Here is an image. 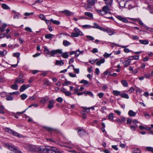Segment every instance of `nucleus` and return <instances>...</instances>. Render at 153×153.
Returning a JSON list of instances; mask_svg holds the SVG:
<instances>
[{
  "label": "nucleus",
  "mask_w": 153,
  "mask_h": 153,
  "mask_svg": "<svg viewBox=\"0 0 153 153\" xmlns=\"http://www.w3.org/2000/svg\"><path fill=\"white\" fill-rule=\"evenodd\" d=\"M121 82L123 86L125 87H127L128 86V84L127 81L126 80H122Z\"/></svg>",
  "instance_id": "f704fd0d"
},
{
  "label": "nucleus",
  "mask_w": 153,
  "mask_h": 153,
  "mask_svg": "<svg viewBox=\"0 0 153 153\" xmlns=\"http://www.w3.org/2000/svg\"><path fill=\"white\" fill-rule=\"evenodd\" d=\"M74 30V31L76 33H77L78 34H82V35H83L82 32L80 31L77 28H75Z\"/></svg>",
  "instance_id": "4c0bfd02"
},
{
  "label": "nucleus",
  "mask_w": 153,
  "mask_h": 153,
  "mask_svg": "<svg viewBox=\"0 0 153 153\" xmlns=\"http://www.w3.org/2000/svg\"><path fill=\"white\" fill-rule=\"evenodd\" d=\"M80 82L81 83L84 84L85 85H88V86H89V82L86 80L82 79L81 81Z\"/></svg>",
  "instance_id": "c9c22d12"
},
{
  "label": "nucleus",
  "mask_w": 153,
  "mask_h": 153,
  "mask_svg": "<svg viewBox=\"0 0 153 153\" xmlns=\"http://www.w3.org/2000/svg\"><path fill=\"white\" fill-rule=\"evenodd\" d=\"M97 1V0H87L88 3L85 4L84 7L87 10H91L92 9L91 6H93Z\"/></svg>",
  "instance_id": "f257e3e1"
},
{
  "label": "nucleus",
  "mask_w": 153,
  "mask_h": 153,
  "mask_svg": "<svg viewBox=\"0 0 153 153\" xmlns=\"http://www.w3.org/2000/svg\"><path fill=\"white\" fill-rule=\"evenodd\" d=\"M132 120L131 119L128 118L127 120V124H131L132 122Z\"/></svg>",
  "instance_id": "69168bd1"
},
{
  "label": "nucleus",
  "mask_w": 153,
  "mask_h": 153,
  "mask_svg": "<svg viewBox=\"0 0 153 153\" xmlns=\"http://www.w3.org/2000/svg\"><path fill=\"white\" fill-rule=\"evenodd\" d=\"M4 130L5 131L10 134H12L13 131V130H11L10 128H5Z\"/></svg>",
  "instance_id": "c756f323"
},
{
  "label": "nucleus",
  "mask_w": 153,
  "mask_h": 153,
  "mask_svg": "<svg viewBox=\"0 0 153 153\" xmlns=\"http://www.w3.org/2000/svg\"><path fill=\"white\" fill-rule=\"evenodd\" d=\"M54 35L52 34H48L45 35V38L47 39H51L52 37H54Z\"/></svg>",
  "instance_id": "b1692460"
},
{
  "label": "nucleus",
  "mask_w": 153,
  "mask_h": 153,
  "mask_svg": "<svg viewBox=\"0 0 153 153\" xmlns=\"http://www.w3.org/2000/svg\"><path fill=\"white\" fill-rule=\"evenodd\" d=\"M80 51L79 49H78L76 50V52H75V55L76 57H78L80 54Z\"/></svg>",
  "instance_id": "bf43d9fd"
},
{
  "label": "nucleus",
  "mask_w": 153,
  "mask_h": 153,
  "mask_svg": "<svg viewBox=\"0 0 153 153\" xmlns=\"http://www.w3.org/2000/svg\"><path fill=\"white\" fill-rule=\"evenodd\" d=\"M13 56L17 57L19 58L20 56V53H15L13 54Z\"/></svg>",
  "instance_id": "680f3d73"
},
{
  "label": "nucleus",
  "mask_w": 153,
  "mask_h": 153,
  "mask_svg": "<svg viewBox=\"0 0 153 153\" xmlns=\"http://www.w3.org/2000/svg\"><path fill=\"white\" fill-rule=\"evenodd\" d=\"M124 51L126 53H128L130 52L131 51L128 48H125L124 49Z\"/></svg>",
  "instance_id": "774afa93"
},
{
  "label": "nucleus",
  "mask_w": 153,
  "mask_h": 153,
  "mask_svg": "<svg viewBox=\"0 0 153 153\" xmlns=\"http://www.w3.org/2000/svg\"><path fill=\"white\" fill-rule=\"evenodd\" d=\"M39 17L42 20L45 21V20L46 19L45 17L44 16V15L43 14L40 15Z\"/></svg>",
  "instance_id": "052dcab7"
},
{
  "label": "nucleus",
  "mask_w": 153,
  "mask_h": 153,
  "mask_svg": "<svg viewBox=\"0 0 153 153\" xmlns=\"http://www.w3.org/2000/svg\"><path fill=\"white\" fill-rule=\"evenodd\" d=\"M86 37L88 40L92 41L94 39V38L93 37L87 35Z\"/></svg>",
  "instance_id": "49530a36"
},
{
  "label": "nucleus",
  "mask_w": 153,
  "mask_h": 153,
  "mask_svg": "<svg viewBox=\"0 0 153 153\" xmlns=\"http://www.w3.org/2000/svg\"><path fill=\"white\" fill-rule=\"evenodd\" d=\"M20 15V13H16L14 16V19H18L19 18V15Z\"/></svg>",
  "instance_id": "c03bdc74"
},
{
  "label": "nucleus",
  "mask_w": 153,
  "mask_h": 153,
  "mask_svg": "<svg viewBox=\"0 0 153 153\" xmlns=\"http://www.w3.org/2000/svg\"><path fill=\"white\" fill-rule=\"evenodd\" d=\"M107 109L105 107H102L101 108V110L100 111L102 113H104L105 112L104 110Z\"/></svg>",
  "instance_id": "0e129e2a"
},
{
  "label": "nucleus",
  "mask_w": 153,
  "mask_h": 153,
  "mask_svg": "<svg viewBox=\"0 0 153 153\" xmlns=\"http://www.w3.org/2000/svg\"><path fill=\"white\" fill-rule=\"evenodd\" d=\"M66 81L63 84V86H66L68 84H71V82L69 81H67L66 79Z\"/></svg>",
  "instance_id": "864d4df0"
},
{
  "label": "nucleus",
  "mask_w": 153,
  "mask_h": 153,
  "mask_svg": "<svg viewBox=\"0 0 153 153\" xmlns=\"http://www.w3.org/2000/svg\"><path fill=\"white\" fill-rule=\"evenodd\" d=\"M7 53V51H0V56L1 57H3Z\"/></svg>",
  "instance_id": "a19ab883"
},
{
  "label": "nucleus",
  "mask_w": 153,
  "mask_h": 153,
  "mask_svg": "<svg viewBox=\"0 0 153 153\" xmlns=\"http://www.w3.org/2000/svg\"><path fill=\"white\" fill-rule=\"evenodd\" d=\"M132 38L133 40H138L139 39V36L136 35L132 36Z\"/></svg>",
  "instance_id": "3c124183"
},
{
  "label": "nucleus",
  "mask_w": 153,
  "mask_h": 153,
  "mask_svg": "<svg viewBox=\"0 0 153 153\" xmlns=\"http://www.w3.org/2000/svg\"><path fill=\"white\" fill-rule=\"evenodd\" d=\"M141 151L139 149L135 148L132 152V153H140Z\"/></svg>",
  "instance_id": "c85d7f7f"
},
{
  "label": "nucleus",
  "mask_w": 153,
  "mask_h": 153,
  "mask_svg": "<svg viewBox=\"0 0 153 153\" xmlns=\"http://www.w3.org/2000/svg\"><path fill=\"white\" fill-rule=\"evenodd\" d=\"M44 51L47 54H50V52L48 48L46 47H44Z\"/></svg>",
  "instance_id": "8fccbe9b"
},
{
  "label": "nucleus",
  "mask_w": 153,
  "mask_h": 153,
  "mask_svg": "<svg viewBox=\"0 0 153 153\" xmlns=\"http://www.w3.org/2000/svg\"><path fill=\"white\" fill-rule=\"evenodd\" d=\"M104 31H106L108 33L109 35H111L113 34L114 33V31L108 29H107L105 30H104Z\"/></svg>",
  "instance_id": "f3484780"
},
{
  "label": "nucleus",
  "mask_w": 153,
  "mask_h": 153,
  "mask_svg": "<svg viewBox=\"0 0 153 153\" xmlns=\"http://www.w3.org/2000/svg\"><path fill=\"white\" fill-rule=\"evenodd\" d=\"M139 42L141 44L146 45H148L149 44V41L146 39L145 40H139Z\"/></svg>",
  "instance_id": "4468645a"
},
{
  "label": "nucleus",
  "mask_w": 153,
  "mask_h": 153,
  "mask_svg": "<svg viewBox=\"0 0 153 153\" xmlns=\"http://www.w3.org/2000/svg\"><path fill=\"white\" fill-rule=\"evenodd\" d=\"M61 54V56H62V57L64 58H67L68 56V54L67 52H65V53H62V52Z\"/></svg>",
  "instance_id": "e433bc0d"
},
{
  "label": "nucleus",
  "mask_w": 153,
  "mask_h": 153,
  "mask_svg": "<svg viewBox=\"0 0 153 153\" xmlns=\"http://www.w3.org/2000/svg\"><path fill=\"white\" fill-rule=\"evenodd\" d=\"M79 35L82 36V34H78L76 33H71V36L73 37H78Z\"/></svg>",
  "instance_id": "bb28decb"
},
{
  "label": "nucleus",
  "mask_w": 153,
  "mask_h": 153,
  "mask_svg": "<svg viewBox=\"0 0 153 153\" xmlns=\"http://www.w3.org/2000/svg\"><path fill=\"white\" fill-rule=\"evenodd\" d=\"M56 100L58 102H61L63 100V99L61 97H59L56 99Z\"/></svg>",
  "instance_id": "6e6d98bb"
},
{
  "label": "nucleus",
  "mask_w": 153,
  "mask_h": 153,
  "mask_svg": "<svg viewBox=\"0 0 153 153\" xmlns=\"http://www.w3.org/2000/svg\"><path fill=\"white\" fill-rule=\"evenodd\" d=\"M78 134L81 137H82L84 135H85L86 133V132H85L84 129H82L80 128L78 129Z\"/></svg>",
  "instance_id": "9d476101"
},
{
  "label": "nucleus",
  "mask_w": 153,
  "mask_h": 153,
  "mask_svg": "<svg viewBox=\"0 0 153 153\" xmlns=\"http://www.w3.org/2000/svg\"><path fill=\"white\" fill-rule=\"evenodd\" d=\"M61 91L67 96H69L71 94V92L68 91L64 88H61Z\"/></svg>",
  "instance_id": "6e6552de"
},
{
  "label": "nucleus",
  "mask_w": 153,
  "mask_h": 153,
  "mask_svg": "<svg viewBox=\"0 0 153 153\" xmlns=\"http://www.w3.org/2000/svg\"><path fill=\"white\" fill-rule=\"evenodd\" d=\"M93 24L94 25L92 26V28H97L102 30H104L102 27L99 26V25H98L97 23H94Z\"/></svg>",
  "instance_id": "9b49d317"
},
{
  "label": "nucleus",
  "mask_w": 153,
  "mask_h": 153,
  "mask_svg": "<svg viewBox=\"0 0 153 153\" xmlns=\"http://www.w3.org/2000/svg\"><path fill=\"white\" fill-rule=\"evenodd\" d=\"M130 57H132L133 59H134L136 60H138L139 59V56H138L137 55H134L133 56H131Z\"/></svg>",
  "instance_id": "5fc2aeb1"
},
{
  "label": "nucleus",
  "mask_w": 153,
  "mask_h": 153,
  "mask_svg": "<svg viewBox=\"0 0 153 153\" xmlns=\"http://www.w3.org/2000/svg\"><path fill=\"white\" fill-rule=\"evenodd\" d=\"M131 62V61H129L127 59H126V60H125V61L123 63L124 64V67H126L130 65Z\"/></svg>",
  "instance_id": "dca6fc26"
},
{
  "label": "nucleus",
  "mask_w": 153,
  "mask_h": 153,
  "mask_svg": "<svg viewBox=\"0 0 153 153\" xmlns=\"http://www.w3.org/2000/svg\"><path fill=\"white\" fill-rule=\"evenodd\" d=\"M62 53V50L61 49H58L56 50H53L51 51L50 54L51 56H53L54 55L57 53Z\"/></svg>",
  "instance_id": "423d86ee"
},
{
  "label": "nucleus",
  "mask_w": 153,
  "mask_h": 153,
  "mask_svg": "<svg viewBox=\"0 0 153 153\" xmlns=\"http://www.w3.org/2000/svg\"><path fill=\"white\" fill-rule=\"evenodd\" d=\"M16 83H15L13 85L11 86V88L12 89L16 90L18 89V86Z\"/></svg>",
  "instance_id": "cd10ccee"
},
{
  "label": "nucleus",
  "mask_w": 153,
  "mask_h": 153,
  "mask_svg": "<svg viewBox=\"0 0 153 153\" xmlns=\"http://www.w3.org/2000/svg\"><path fill=\"white\" fill-rule=\"evenodd\" d=\"M137 113L136 112H134L132 110H130L128 112V115L130 117H134L135 116Z\"/></svg>",
  "instance_id": "2eb2a0df"
},
{
  "label": "nucleus",
  "mask_w": 153,
  "mask_h": 153,
  "mask_svg": "<svg viewBox=\"0 0 153 153\" xmlns=\"http://www.w3.org/2000/svg\"><path fill=\"white\" fill-rule=\"evenodd\" d=\"M48 153H61L57 148L51 147H48Z\"/></svg>",
  "instance_id": "20e7f679"
},
{
  "label": "nucleus",
  "mask_w": 153,
  "mask_h": 153,
  "mask_svg": "<svg viewBox=\"0 0 153 153\" xmlns=\"http://www.w3.org/2000/svg\"><path fill=\"white\" fill-rule=\"evenodd\" d=\"M27 96L25 94H23L21 96V97L22 100H24L27 97Z\"/></svg>",
  "instance_id": "de8ad7c7"
},
{
  "label": "nucleus",
  "mask_w": 153,
  "mask_h": 153,
  "mask_svg": "<svg viewBox=\"0 0 153 153\" xmlns=\"http://www.w3.org/2000/svg\"><path fill=\"white\" fill-rule=\"evenodd\" d=\"M39 146L33 145H29L27 146V149L32 152H37Z\"/></svg>",
  "instance_id": "7ed1b4c3"
},
{
  "label": "nucleus",
  "mask_w": 153,
  "mask_h": 153,
  "mask_svg": "<svg viewBox=\"0 0 153 153\" xmlns=\"http://www.w3.org/2000/svg\"><path fill=\"white\" fill-rule=\"evenodd\" d=\"M85 15L91 18H93V15L91 13L85 12Z\"/></svg>",
  "instance_id": "7c9ffc66"
},
{
  "label": "nucleus",
  "mask_w": 153,
  "mask_h": 153,
  "mask_svg": "<svg viewBox=\"0 0 153 153\" xmlns=\"http://www.w3.org/2000/svg\"><path fill=\"white\" fill-rule=\"evenodd\" d=\"M53 102L54 100H50L49 102V103L48 105V107L49 109H51L53 107L54 104Z\"/></svg>",
  "instance_id": "f8f14e48"
},
{
  "label": "nucleus",
  "mask_w": 153,
  "mask_h": 153,
  "mask_svg": "<svg viewBox=\"0 0 153 153\" xmlns=\"http://www.w3.org/2000/svg\"><path fill=\"white\" fill-rule=\"evenodd\" d=\"M5 147L10 150L16 153H21V152L17 148L14 146L10 145L8 143L5 144Z\"/></svg>",
  "instance_id": "f03ea898"
},
{
  "label": "nucleus",
  "mask_w": 153,
  "mask_h": 153,
  "mask_svg": "<svg viewBox=\"0 0 153 153\" xmlns=\"http://www.w3.org/2000/svg\"><path fill=\"white\" fill-rule=\"evenodd\" d=\"M146 149L147 151L153 152V148L151 147H147Z\"/></svg>",
  "instance_id": "09e8293b"
},
{
  "label": "nucleus",
  "mask_w": 153,
  "mask_h": 153,
  "mask_svg": "<svg viewBox=\"0 0 153 153\" xmlns=\"http://www.w3.org/2000/svg\"><path fill=\"white\" fill-rule=\"evenodd\" d=\"M63 45L65 47L71 45V43L67 40H64L63 42Z\"/></svg>",
  "instance_id": "412c9836"
},
{
  "label": "nucleus",
  "mask_w": 153,
  "mask_h": 153,
  "mask_svg": "<svg viewBox=\"0 0 153 153\" xmlns=\"http://www.w3.org/2000/svg\"><path fill=\"white\" fill-rule=\"evenodd\" d=\"M3 8L4 9H9V7L5 4H3L1 5Z\"/></svg>",
  "instance_id": "79ce46f5"
},
{
  "label": "nucleus",
  "mask_w": 153,
  "mask_h": 153,
  "mask_svg": "<svg viewBox=\"0 0 153 153\" xmlns=\"http://www.w3.org/2000/svg\"><path fill=\"white\" fill-rule=\"evenodd\" d=\"M30 86L29 85H23L20 88V91L22 92L25 91V89L29 88Z\"/></svg>",
  "instance_id": "1a4fd4ad"
},
{
  "label": "nucleus",
  "mask_w": 153,
  "mask_h": 153,
  "mask_svg": "<svg viewBox=\"0 0 153 153\" xmlns=\"http://www.w3.org/2000/svg\"><path fill=\"white\" fill-rule=\"evenodd\" d=\"M82 27L83 28H92V26L90 25H82Z\"/></svg>",
  "instance_id": "37998d69"
},
{
  "label": "nucleus",
  "mask_w": 153,
  "mask_h": 153,
  "mask_svg": "<svg viewBox=\"0 0 153 153\" xmlns=\"http://www.w3.org/2000/svg\"><path fill=\"white\" fill-rule=\"evenodd\" d=\"M114 117V114L112 113H110L108 116V119L111 121L113 120Z\"/></svg>",
  "instance_id": "72a5a7b5"
},
{
  "label": "nucleus",
  "mask_w": 153,
  "mask_h": 153,
  "mask_svg": "<svg viewBox=\"0 0 153 153\" xmlns=\"http://www.w3.org/2000/svg\"><path fill=\"white\" fill-rule=\"evenodd\" d=\"M112 93L114 95L116 96H120L121 94L120 91L117 90H113L112 91Z\"/></svg>",
  "instance_id": "5701e85b"
},
{
  "label": "nucleus",
  "mask_w": 153,
  "mask_h": 153,
  "mask_svg": "<svg viewBox=\"0 0 153 153\" xmlns=\"http://www.w3.org/2000/svg\"><path fill=\"white\" fill-rule=\"evenodd\" d=\"M13 98L11 96H6V99L8 101L12 100Z\"/></svg>",
  "instance_id": "a18cd8bd"
},
{
  "label": "nucleus",
  "mask_w": 153,
  "mask_h": 153,
  "mask_svg": "<svg viewBox=\"0 0 153 153\" xmlns=\"http://www.w3.org/2000/svg\"><path fill=\"white\" fill-rule=\"evenodd\" d=\"M37 149H38L37 152L43 153H48V147L45 148L39 147Z\"/></svg>",
  "instance_id": "0eeeda50"
},
{
  "label": "nucleus",
  "mask_w": 153,
  "mask_h": 153,
  "mask_svg": "<svg viewBox=\"0 0 153 153\" xmlns=\"http://www.w3.org/2000/svg\"><path fill=\"white\" fill-rule=\"evenodd\" d=\"M12 134L13 135L15 136H17L18 137H22L21 135L20 134L14 131L13 130V132H12Z\"/></svg>",
  "instance_id": "a878e982"
},
{
  "label": "nucleus",
  "mask_w": 153,
  "mask_h": 153,
  "mask_svg": "<svg viewBox=\"0 0 153 153\" xmlns=\"http://www.w3.org/2000/svg\"><path fill=\"white\" fill-rule=\"evenodd\" d=\"M105 2V4L106 5L109 7H111L113 2V0H104Z\"/></svg>",
  "instance_id": "ddd939ff"
},
{
  "label": "nucleus",
  "mask_w": 153,
  "mask_h": 153,
  "mask_svg": "<svg viewBox=\"0 0 153 153\" xmlns=\"http://www.w3.org/2000/svg\"><path fill=\"white\" fill-rule=\"evenodd\" d=\"M25 30L29 32H32V30L31 28L29 27H27L25 28Z\"/></svg>",
  "instance_id": "13d9d810"
},
{
  "label": "nucleus",
  "mask_w": 153,
  "mask_h": 153,
  "mask_svg": "<svg viewBox=\"0 0 153 153\" xmlns=\"http://www.w3.org/2000/svg\"><path fill=\"white\" fill-rule=\"evenodd\" d=\"M111 53L110 54H108L107 53H105V54L103 55V56L106 58H107L109 56H110L111 55Z\"/></svg>",
  "instance_id": "603ef678"
},
{
  "label": "nucleus",
  "mask_w": 153,
  "mask_h": 153,
  "mask_svg": "<svg viewBox=\"0 0 153 153\" xmlns=\"http://www.w3.org/2000/svg\"><path fill=\"white\" fill-rule=\"evenodd\" d=\"M135 87H136V88H137V89L136 90V92L137 93H140L141 92V90L140 88H139L136 86H135Z\"/></svg>",
  "instance_id": "e2e57ef3"
},
{
  "label": "nucleus",
  "mask_w": 153,
  "mask_h": 153,
  "mask_svg": "<svg viewBox=\"0 0 153 153\" xmlns=\"http://www.w3.org/2000/svg\"><path fill=\"white\" fill-rule=\"evenodd\" d=\"M24 82V79H22L21 80H19L17 78L16 79V80L14 82V83H17L19 82V83H22Z\"/></svg>",
  "instance_id": "473e14b6"
},
{
  "label": "nucleus",
  "mask_w": 153,
  "mask_h": 153,
  "mask_svg": "<svg viewBox=\"0 0 153 153\" xmlns=\"http://www.w3.org/2000/svg\"><path fill=\"white\" fill-rule=\"evenodd\" d=\"M73 70L76 73L78 74L79 73V68H74Z\"/></svg>",
  "instance_id": "338daca9"
},
{
  "label": "nucleus",
  "mask_w": 153,
  "mask_h": 153,
  "mask_svg": "<svg viewBox=\"0 0 153 153\" xmlns=\"http://www.w3.org/2000/svg\"><path fill=\"white\" fill-rule=\"evenodd\" d=\"M126 3H127V1L126 3H125L124 1H120L119 3V4L120 6L121 7H125V6L126 4Z\"/></svg>",
  "instance_id": "2f4dec72"
},
{
  "label": "nucleus",
  "mask_w": 153,
  "mask_h": 153,
  "mask_svg": "<svg viewBox=\"0 0 153 153\" xmlns=\"http://www.w3.org/2000/svg\"><path fill=\"white\" fill-rule=\"evenodd\" d=\"M105 60L104 59H101L99 60L96 63V65L98 66H100L101 64L103 63L104 62Z\"/></svg>",
  "instance_id": "6ab92c4d"
},
{
  "label": "nucleus",
  "mask_w": 153,
  "mask_h": 153,
  "mask_svg": "<svg viewBox=\"0 0 153 153\" xmlns=\"http://www.w3.org/2000/svg\"><path fill=\"white\" fill-rule=\"evenodd\" d=\"M50 21L52 22L53 24H56V25H59L60 24L59 21L57 20H54L53 19H51L50 20Z\"/></svg>",
  "instance_id": "393cba45"
},
{
  "label": "nucleus",
  "mask_w": 153,
  "mask_h": 153,
  "mask_svg": "<svg viewBox=\"0 0 153 153\" xmlns=\"http://www.w3.org/2000/svg\"><path fill=\"white\" fill-rule=\"evenodd\" d=\"M55 64L57 65H64V63L62 61L56 60V61Z\"/></svg>",
  "instance_id": "4be33fe9"
},
{
  "label": "nucleus",
  "mask_w": 153,
  "mask_h": 153,
  "mask_svg": "<svg viewBox=\"0 0 153 153\" xmlns=\"http://www.w3.org/2000/svg\"><path fill=\"white\" fill-rule=\"evenodd\" d=\"M109 7L108 6L106 5L104 6L102 8V10L104 15L107 13L111 14V12L109 11L110 10L109 8V7Z\"/></svg>",
  "instance_id": "39448f33"
},
{
  "label": "nucleus",
  "mask_w": 153,
  "mask_h": 153,
  "mask_svg": "<svg viewBox=\"0 0 153 153\" xmlns=\"http://www.w3.org/2000/svg\"><path fill=\"white\" fill-rule=\"evenodd\" d=\"M62 13H65L66 16H70L72 14V13L68 10H65L61 11Z\"/></svg>",
  "instance_id": "a211bd4d"
},
{
  "label": "nucleus",
  "mask_w": 153,
  "mask_h": 153,
  "mask_svg": "<svg viewBox=\"0 0 153 153\" xmlns=\"http://www.w3.org/2000/svg\"><path fill=\"white\" fill-rule=\"evenodd\" d=\"M43 128L44 129L50 132H52L54 130L53 129L47 126H44Z\"/></svg>",
  "instance_id": "aec40b11"
},
{
  "label": "nucleus",
  "mask_w": 153,
  "mask_h": 153,
  "mask_svg": "<svg viewBox=\"0 0 153 153\" xmlns=\"http://www.w3.org/2000/svg\"><path fill=\"white\" fill-rule=\"evenodd\" d=\"M121 97L122 98H125L126 99H128L129 96L126 94H122L120 95Z\"/></svg>",
  "instance_id": "58836bf2"
},
{
  "label": "nucleus",
  "mask_w": 153,
  "mask_h": 153,
  "mask_svg": "<svg viewBox=\"0 0 153 153\" xmlns=\"http://www.w3.org/2000/svg\"><path fill=\"white\" fill-rule=\"evenodd\" d=\"M134 89L132 87H131L130 88L128 91V92L130 93H133L134 91Z\"/></svg>",
  "instance_id": "4d7b16f0"
},
{
  "label": "nucleus",
  "mask_w": 153,
  "mask_h": 153,
  "mask_svg": "<svg viewBox=\"0 0 153 153\" xmlns=\"http://www.w3.org/2000/svg\"><path fill=\"white\" fill-rule=\"evenodd\" d=\"M84 94H88L91 97H93V94L90 91H86L84 92Z\"/></svg>",
  "instance_id": "ea45409f"
}]
</instances>
